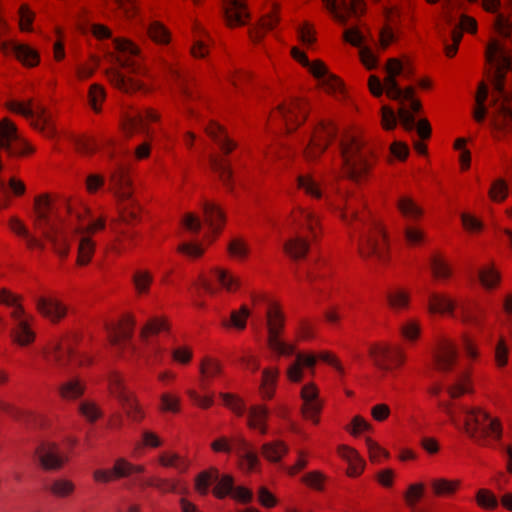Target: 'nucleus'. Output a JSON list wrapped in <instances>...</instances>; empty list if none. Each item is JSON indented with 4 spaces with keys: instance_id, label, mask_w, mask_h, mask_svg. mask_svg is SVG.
Here are the masks:
<instances>
[{
    "instance_id": "obj_52",
    "label": "nucleus",
    "mask_w": 512,
    "mask_h": 512,
    "mask_svg": "<svg viewBox=\"0 0 512 512\" xmlns=\"http://www.w3.org/2000/svg\"><path fill=\"white\" fill-rule=\"evenodd\" d=\"M396 209L399 214L407 220L417 221L424 215V210L419 206L413 198L409 196H401L396 202Z\"/></svg>"
},
{
    "instance_id": "obj_31",
    "label": "nucleus",
    "mask_w": 512,
    "mask_h": 512,
    "mask_svg": "<svg viewBox=\"0 0 512 512\" xmlns=\"http://www.w3.org/2000/svg\"><path fill=\"white\" fill-rule=\"evenodd\" d=\"M269 416L270 411L266 404H253L248 408L246 425L250 430H257L261 435H266Z\"/></svg>"
},
{
    "instance_id": "obj_12",
    "label": "nucleus",
    "mask_w": 512,
    "mask_h": 512,
    "mask_svg": "<svg viewBox=\"0 0 512 512\" xmlns=\"http://www.w3.org/2000/svg\"><path fill=\"white\" fill-rule=\"evenodd\" d=\"M146 467L143 464H134L124 457L116 458L113 466L107 469H96L92 473V479L97 484H108L135 474H143Z\"/></svg>"
},
{
    "instance_id": "obj_59",
    "label": "nucleus",
    "mask_w": 512,
    "mask_h": 512,
    "mask_svg": "<svg viewBox=\"0 0 512 512\" xmlns=\"http://www.w3.org/2000/svg\"><path fill=\"white\" fill-rule=\"evenodd\" d=\"M9 51L24 65L35 66L39 61L38 53L26 44L13 42L10 45Z\"/></svg>"
},
{
    "instance_id": "obj_64",
    "label": "nucleus",
    "mask_w": 512,
    "mask_h": 512,
    "mask_svg": "<svg viewBox=\"0 0 512 512\" xmlns=\"http://www.w3.org/2000/svg\"><path fill=\"white\" fill-rule=\"evenodd\" d=\"M158 463L164 468H176L180 472H186L190 467V461L178 453L163 452L158 457Z\"/></svg>"
},
{
    "instance_id": "obj_63",
    "label": "nucleus",
    "mask_w": 512,
    "mask_h": 512,
    "mask_svg": "<svg viewBox=\"0 0 512 512\" xmlns=\"http://www.w3.org/2000/svg\"><path fill=\"white\" fill-rule=\"evenodd\" d=\"M154 278L149 270H136L132 275V283L138 296L148 295Z\"/></svg>"
},
{
    "instance_id": "obj_18",
    "label": "nucleus",
    "mask_w": 512,
    "mask_h": 512,
    "mask_svg": "<svg viewBox=\"0 0 512 512\" xmlns=\"http://www.w3.org/2000/svg\"><path fill=\"white\" fill-rule=\"evenodd\" d=\"M307 113L306 104L299 98H292L287 103L279 104L273 117H279L285 125L286 132L291 133L306 120Z\"/></svg>"
},
{
    "instance_id": "obj_22",
    "label": "nucleus",
    "mask_w": 512,
    "mask_h": 512,
    "mask_svg": "<svg viewBox=\"0 0 512 512\" xmlns=\"http://www.w3.org/2000/svg\"><path fill=\"white\" fill-rule=\"evenodd\" d=\"M323 2L332 17L342 25H346L350 18L360 17L366 9L364 0H323Z\"/></svg>"
},
{
    "instance_id": "obj_10",
    "label": "nucleus",
    "mask_w": 512,
    "mask_h": 512,
    "mask_svg": "<svg viewBox=\"0 0 512 512\" xmlns=\"http://www.w3.org/2000/svg\"><path fill=\"white\" fill-rule=\"evenodd\" d=\"M113 238L107 245V251L115 256H122L135 251L143 242L141 231L118 225V222L109 223Z\"/></svg>"
},
{
    "instance_id": "obj_26",
    "label": "nucleus",
    "mask_w": 512,
    "mask_h": 512,
    "mask_svg": "<svg viewBox=\"0 0 512 512\" xmlns=\"http://www.w3.org/2000/svg\"><path fill=\"white\" fill-rule=\"evenodd\" d=\"M339 148L345 157L344 160L359 157L360 160H367L369 148H367L357 132L345 131L340 139Z\"/></svg>"
},
{
    "instance_id": "obj_56",
    "label": "nucleus",
    "mask_w": 512,
    "mask_h": 512,
    "mask_svg": "<svg viewBox=\"0 0 512 512\" xmlns=\"http://www.w3.org/2000/svg\"><path fill=\"white\" fill-rule=\"evenodd\" d=\"M210 169L229 192L234 190L233 169L230 162H211Z\"/></svg>"
},
{
    "instance_id": "obj_2",
    "label": "nucleus",
    "mask_w": 512,
    "mask_h": 512,
    "mask_svg": "<svg viewBox=\"0 0 512 512\" xmlns=\"http://www.w3.org/2000/svg\"><path fill=\"white\" fill-rule=\"evenodd\" d=\"M486 59L497 68L492 96L493 125L499 129L509 127L512 124V94L505 90L502 72L512 69V54L500 42L493 40L487 46Z\"/></svg>"
},
{
    "instance_id": "obj_55",
    "label": "nucleus",
    "mask_w": 512,
    "mask_h": 512,
    "mask_svg": "<svg viewBox=\"0 0 512 512\" xmlns=\"http://www.w3.org/2000/svg\"><path fill=\"white\" fill-rule=\"evenodd\" d=\"M125 411L126 416L135 423H141L145 419V411L139 403L136 394L133 392L119 402Z\"/></svg>"
},
{
    "instance_id": "obj_8",
    "label": "nucleus",
    "mask_w": 512,
    "mask_h": 512,
    "mask_svg": "<svg viewBox=\"0 0 512 512\" xmlns=\"http://www.w3.org/2000/svg\"><path fill=\"white\" fill-rule=\"evenodd\" d=\"M159 120V115L152 109H139L126 105L122 116V129L126 136L140 134L151 138L153 130L149 123Z\"/></svg>"
},
{
    "instance_id": "obj_61",
    "label": "nucleus",
    "mask_w": 512,
    "mask_h": 512,
    "mask_svg": "<svg viewBox=\"0 0 512 512\" xmlns=\"http://www.w3.org/2000/svg\"><path fill=\"white\" fill-rule=\"evenodd\" d=\"M108 390L119 402L133 392L128 390L120 372L113 371L108 376Z\"/></svg>"
},
{
    "instance_id": "obj_62",
    "label": "nucleus",
    "mask_w": 512,
    "mask_h": 512,
    "mask_svg": "<svg viewBox=\"0 0 512 512\" xmlns=\"http://www.w3.org/2000/svg\"><path fill=\"white\" fill-rule=\"evenodd\" d=\"M324 409V401L302 402L300 415L303 420L310 421L314 426L321 422V415Z\"/></svg>"
},
{
    "instance_id": "obj_9",
    "label": "nucleus",
    "mask_w": 512,
    "mask_h": 512,
    "mask_svg": "<svg viewBox=\"0 0 512 512\" xmlns=\"http://www.w3.org/2000/svg\"><path fill=\"white\" fill-rule=\"evenodd\" d=\"M397 120L401 122L407 131L416 129L420 139L426 140L430 138L431 126L427 119H421L416 123L413 114L405 107H401L397 114L387 106L382 107V124L385 129H393L396 126Z\"/></svg>"
},
{
    "instance_id": "obj_54",
    "label": "nucleus",
    "mask_w": 512,
    "mask_h": 512,
    "mask_svg": "<svg viewBox=\"0 0 512 512\" xmlns=\"http://www.w3.org/2000/svg\"><path fill=\"white\" fill-rule=\"evenodd\" d=\"M85 391L86 385L79 378L71 379L58 387V394L65 401H76L85 394Z\"/></svg>"
},
{
    "instance_id": "obj_5",
    "label": "nucleus",
    "mask_w": 512,
    "mask_h": 512,
    "mask_svg": "<svg viewBox=\"0 0 512 512\" xmlns=\"http://www.w3.org/2000/svg\"><path fill=\"white\" fill-rule=\"evenodd\" d=\"M358 255L365 261L387 266L391 261L389 235L385 225L378 220L371 222L368 230L358 239Z\"/></svg>"
},
{
    "instance_id": "obj_32",
    "label": "nucleus",
    "mask_w": 512,
    "mask_h": 512,
    "mask_svg": "<svg viewBox=\"0 0 512 512\" xmlns=\"http://www.w3.org/2000/svg\"><path fill=\"white\" fill-rule=\"evenodd\" d=\"M344 39L351 45L360 48L361 61L368 69H374L377 66V57L369 47L363 46L364 36L358 29L350 28L345 30Z\"/></svg>"
},
{
    "instance_id": "obj_30",
    "label": "nucleus",
    "mask_w": 512,
    "mask_h": 512,
    "mask_svg": "<svg viewBox=\"0 0 512 512\" xmlns=\"http://www.w3.org/2000/svg\"><path fill=\"white\" fill-rule=\"evenodd\" d=\"M279 378L280 369L277 366L265 367L262 370L258 387V394L262 401H271L275 398Z\"/></svg>"
},
{
    "instance_id": "obj_6",
    "label": "nucleus",
    "mask_w": 512,
    "mask_h": 512,
    "mask_svg": "<svg viewBox=\"0 0 512 512\" xmlns=\"http://www.w3.org/2000/svg\"><path fill=\"white\" fill-rule=\"evenodd\" d=\"M385 69L387 75L384 79V83H382L375 75L370 76L369 89L371 93L376 97H380L385 89L388 97L391 99L400 101H410L414 99V88L407 87L405 89H401L396 80V77L399 75L404 74L405 76H408V73L404 70L402 62L395 58L389 59Z\"/></svg>"
},
{
    "instance_id": "obj_43",
    "label": "nucleus",
    "mask_w": 512,
    "mask_h": 512,
    "mask_svg": "<svg viewBox=\"0 0 512 512\" xmlns=\"http://www.w3.org/2000/svg\"><path fill=\"white\" fill-rule=\"evenodd\" d=\"M208 136L218 145L224 155L230 154L236 147V143L228 136L226 130L216 122H211L206 127Z\"/></svg>"
},
{
    "instance_id": "obj_48",
    "label": "nucleus",
    "mask_w": 512,
    "mask_h": 512,
    "mask_svg": "<svg viewBox=\"0 0 512 512\" xmlns=\"http://www.w3.org/2000/svg\"><path fill=\"white\" fill-rule=\"evenodd\" d=\"M251 316V310L245 304L241 305L239 309L232 310L229 318L222 320L221 326L227 330L233 329L242 332L247 328V322Z\"/></svg>"
},
{
    "instance_id": "obj_7",
    "label": "nucleus",
    "mask_w": 512,
    "mask_h": 512,
    "mask_svg": "<svg viewBox=\"0 0 512 512\" xmlns=\"http://www.w3.org/2000/svg\"><path fill=\"white\" fill-rule=\"evenodd\" d=\"M368 356L376 368L385 371L397 370L406 362L404 350L399 345L385 341L372 343Z\"/></svg>"
},
{
    "instance_id": "obj_53",
    "label": "nucleus",
    "mask_w": 512,
    "mask_h": 512,
    "mask_svg": "<svg viewBox=\"0 0 512 512\" xmlns=\"http://www.w3.org/2000/svg\"><path fill=\"white\" fill-rule=\"evenodd\" d=\"M247 17L248 13L240 0H227L225 18L230 27L244 25Z\"/></svg>"
},
{
    "instance_id": "obj_57",
    "label": "nucleus",
    "mask_w": 512,
    "mask_h": 512,
    "mask_svg": "<svg viewBox=\"0 0 512 512\" xmlns=\"http://www.w3.org/2000/svg\"><path fill=\"white\" fill-rule=\"evenodd\" d=\"M300 482L306 488L318 493H322L326 489L328 477L324 472L320 470H312L305 473L300 478Z\"/></svg>"
},
{
    "instance_id": "obj_58",
    "label": "nucleus",
    "mask_w": 512,
    "mask_h": 512,
    "mask_svg": "<svg viewBox=\"0 0 512 512\" xmlns=\"http://www.w3.org/2000/svg\"><path fill=\"white\" fill-rule=\"evenodd\" d=\"M219 397L225 408L231 411L236 417H243L246 412V402L239 394L231 392H220Z\"/></svg>"
},
{
    "instance_id": "obj_3",
    "label": "nucleus",
    "mask_w": 512,
    "mask_h": 512,
    "mask_svg": "<svg viewBox=\"0 0 512 512\" xmlns=\"http://www.w3.org/2000/svg\"><path fill=\"white\" fill-rule=\"evenodd\" d=\"M463 430L474 444L483 447L489 445L490 439L499 441L503 435L501 420L478 406L465 412Z\"/></svg>"
},
{
    "instance_id": "obj_29",
    "label": "nucleus",
    "mask_w": 512,
    "mask_h": 512,
    "mask_svg": "<svg viewBox=\"0 0 512 512\" xmlns=\"http://www.w3.org/2000/svg\"><path fill=\"white\" fill-rule=\"evenodd\" d=\"M141 488H154L159 493L165 495L169 493L185 494L187 487L184 482L177 478H162L159 476H150L142 481Z\"/></svg>"
},
{
    "instance_id": "obj_13",
    "label": "nucleus",
    "mask_w": 512,
    "mask_h": 512,
    "mask_svg": "<svg viewBox=\"0 0 512 512\" xmlns=\"http://www.w3.org/2000/svg\"><path fill=\"white\" fill-rule=\"evenodd\" d=\"M77 339L73 335H64L50 341L43 348V357L57 367H66L76 356Z\"/></svg>"
},
{
    "instance_id": "obj_25",
    "label": "nucleus",
    "mask_w": 512,
    "mask_h": 512,
    "mask_svg": "<svg viewBox=\"0 0 512 512\" xmlns=\"http://www.w3.org/2000/svg\"><path fill=\"white\" fill-rule=\"evenodd\" d=\"M35 317H29L28 321H20L14 323L9 331V338L13 345L19 348L31 347L37 339V333L35 330Z\"/></svg>"
},
{
    "instance_id": "obj_20",
    "label": "nucleus",
    "mask_w": 512,
    "mask_h": 512,
    "mask_svg": "<svg viewBox=\"0 0 512 512\" xmlns=\"http://www.w3.org/2000/svg\"><path fill=\"white\" fill-rule=\"evenodd\" d=\"M458 351L455 343L448 338L436 341L432 350V363L438 372L449 373L454 370L457 363Z\"/></svg>"
},
{
    "instance_id": "obj_40",
    "label": "nucleus",
    "mask_w": 512,
    "mask_h": 512,
    "mask_svg": "<svg viewBox=\"0 0 512 512\" xmlns=\"http://www.w3.org/2000/svg\"><path fill=\"white\" fill-rule=\"evenodd\" d=\"M430 270L434 279L446 281L453 276V267L445 255L439 251L434 252L430 257Z\"/></svg>"
},
{
    "instance_id": "obj_16",
    "label": "nucleus",
    "mask_w": 512,
    "mask_h": 512,
    "mask_svg": "<svg viewBox=\"0 0 512 512\" xmlns=\"http://www.w3.org/2000/svg\"><path fill=\"white\" fill-rule=\"evenodd\" d=\"M34 455L43 471H59L69 462V457L63 454L57 443L41 442L35 449Z\"/></svg>"
},
{
    "instance_id": "obj_14",
    "label": "nucleus",
    "mask_w": 512,
    "mask_h": 512,
    "mask_svg": "<svg viewBox=\"0 0 512 512\" xmlns=\"http://www.w3.org/2000/svg\"><path fill=\"white\" fill-rule=\"evenodd\" d=\"M9 108L32 120V125L39 129L46 137H53L56 134L54 127L50 124V118L46 108L40 103L32 100L27 103L12 102Z\"/></svg>"
},
{
    "instance_id": "obj_36",
    "label": "nucleus",
    "mask_w": 512,
    "mask_h": 512,
    "mask_svg": "<svg viewBox=\"0 0 512 512\" xmlns=\"http://www.w3.org/2000/svg\"><path fill=\"white\" fill-rule=\"evenodd\" d=\"M462 480L459 478H435L430 482V488L433 496L437 498H452L462 488Z\"/></svg>"
},
{
    "instance_id": "obj_15",
    "label": "nucleus",
    "mask_w": 512,
    "mask_h": 512,
    "mask_svg": "<svg viewBox=\"0 0 512 512\" xmlns=\"http://www.w3.org/2000/svg\"><path fill=\"white\" fill-rule=\"evenodd\" d=\"M108 189L118 199H128L132 196L133 171L129 163L120 162L113 167L108 178Z\"/></svg>"
},
{
    "instance_id": "obj_24",
    "label": "nucleus",
    "mask_w": 512,
    "mask_h": 512,
    "mask_svg": "<svg viewBox=\"0 0 512 512\" xmlns=\"http://www.w3.org/2000/svg\"><path fill=\"white\" fill-rule=\"evenodd\" d=\"M337 133L338 129L332 121L323 120L314 129L305 149H309L313 156H319L327 148L329 142L336 138Z\"/></svg>"
},
{
    "instance_id": "obj_39",
    "label": "nucleus",
    "mask_w": 512,
    "mask_h": 512,
    "mask_svg": "<svg viewBox=\"0 0 512 512\" xmlns=\"http://www.w3.org/2000/svg\"><path fill=\"white\" fill-rule=\"evenodd\" d=\"M475 392L472 380V369L463 371L457 380L447 388V393L451 399H459L467 394Z\"/></svg>"
},
{
    "instance_id": "obj_51",
    "label": "nucleus",
    "mask_w": 512,
    "mask_h": 512,
    "mask_svg": "<svg viewBox=\"0 0 512 512\" xmlns=\"http://www.w3.org/2000/svg\"><path fill=\"white\" fill-rule=\"evenodd\" d=\"M478 280L485 290L497 289L502 280L500 271L496 268L494 262L481 267L478 271Z\"/></svg>"
},
{
    "instance_id": "obj_38",
    "label": "nucleus",
    "mask_w": 512,
    "mask_h": 512,
    "mask_svg": "<svg viewBox=\"0 0 512 512\" xmlns=\"http://www.w3.org/2000/svg\"><path fill=\"white\" fill-rule=\"evenodd\" d=\"M455 308V301L446 293L434 292L428 297V311L430 314L453 315Z\"/></svg>"
},
{
    "instance_id": "obj_28",
    "label": "nucleus",
    "mask_w": 512,
    "mask_h": 512,
    "mask_svg": "<svg viewBox=\"0 0 512 512\" xmlns=\"http://www.w3.org/2000/svg\"><path fill=\"white\" fill-rule=\"evenodd\" d=\"M35 309L39 315L52 323H59L67 315V307L54 297H39Z\"/></svg>"
},
{
    "instance_id": "obj_19",
    "label": "nucleus",
    "mask_w": 512,
    "mask_h": 512,
    "mask_svg": "<svg viewBox=\"0 0 512 512\" xmlns=\"http://www.w3.org/2000/svg\"><path fill=\"white\" fill-rule=\"evenodd\" d=\"M288 222L296 228H304L308 233L307 239L316 241L323 235L320 218L311 209L303 207L293 208L289 214Z\"/></svg>"
},
{
    "instance_id": "obj_27",
    "label": "nucleus",
    "mask_w": 512,
    "mask_h": 512,
    "mask_svg": "<svg viewBox=\"0 0 512 512\" xmlns=\"http://www.w3.org/2000/svg\"><path fill=\"white\" fill-rule=\"evenodd\" d=\"M338 456L347 463L345 474L349 478H359L365 471L366 461L353 447L341 444L337 447Z\"/></svg>"
},
{
    "instance_id": "obj_50",
    "label": "nucleus",
    "mask_w": 512,
    "mask_h": 512,
    "mask_svg": "<svg viewBox=\"0 0 512 512\" xmlns=\"http://www.w3.org/2000/svg\"><path fill=\"white\" fill-rule=\"evenodd\" d=\"M110 83L125 93H131L142 89L143 84L138 80L129 78L122 74L118 68H111L107 71Z\"/></svg>"
},
{
    "instance_id": "obj_21",
    "label": "nucleus",
    "mask_w": 512,
    "mask_h": 512,
    "mask_svg": "<svg viewBox=\"0 0 512 512\" xmlns=\"http://www.w3.org/2000/svg\"><path fill=\"white\" fill-rule=\"evenodd\" d=\"M113 46L117 54L109 53L111 61L117 63L122 68H128L134 73H140L139 48L126 39H114Z\"/></svg>"
},
{
    "instance_id": "obj_35",
    "label": "nucleus",
    "mask_w": 512,
    "mask_h": 512,
    "mask_svg": "<svg viewBox=\"0 0 512 512\" xmlns=\"http://www.w3.org/2000/svg\"><path fill=\"white\" fill-rule=\"evenodd\" d=\"M200 384L204 387L209 386L211 382L223 373V366L218 358L204 356L199 364Z\"/></svg>"
},
{
    "instance_id": "obj_11",
    "label": "nucleus",
    "mask_w": 512,
    "mask_h": 512,
    "mask_svg": "<svg viewBox=\"0 0 512 512\" xmlns=\"http://www.w3.org/2000/svg\"><path fill=\"white\" fill-rule=\"evenodd\" d=\"M0 149L8 156L28 157L34 154V147L22 138L16 125L8 118L0 120Z\"/></svg>"
},
{
    "instance_id": "obj_37",
    "label": "nucleus",
    "mask_w": 512,
    "mask_h": 512,
    "mask_svg": "<svg viewBox=\"0 0 512 512\" xmlns=\"http://www.w3.org/2000/svg\"><path fill=\"white\" fill-rule=\"evenodd\" d=\"M310 251L309 240L305 237L295 236L285 241L284 254L293 261L304 260Z\"/></svg>"
},
{
    "instance_id": "obj_42",
    "label": "nucleus",
    "mask_w": 512,
    "mask_h": 512,
    "mask_svg": "<svg viewBox=\"0 0 512 512\" xmlns=\"http://www.w3.org/2000/svg\"><path fill=\"white\" fill-rule=\"evenodd\" d=\"M262 457L269 463H279L289 453V446L284 440H273L260 447Z\"/></svg>"
},
{
    "instance_id": "obj_45",
    "label": "nucleus",
    "mask_w": 512,
    "mask_h": 512,
    "mask_svg": "<svg viewBox=\"0 0 512 512\" xmlns=\"http://www.w3.org/2000/svg\"><path fill=\"white\" fill-rule=\"evenodd\" d=\"M204 222L213 232H221L226 225V214L219 205L206 202L204 204Z\"/></svg>"
},
{
    "instance_id": "obj_34",
    "label": "nucleus",
    "mask_w": 512,
    "mask_h": 512,
    "mask_svg": "<svg viewBox=\"0 0 512 512\" xmlns=\"http://www.w3.org/2000/svg\"><path fill=\"white\" fill-rule=\"evenodd\" d=\"M172 329V323L168 316L160 315L149 318L142 326L139 338L142 341L158 336L161 333H170Z\"/></svg>"
},
{
    "instance_id": "obj_1",
    "label": "nucleus",
    "mask_w": 512,
    "mask_h": 512,
    "mask_svg": "<svg viewBox=\"0 0 512 512\" xmlns=\"http://www.w3.org/2000/svg\"><path fill=\"white\" fill-rule=\"evenodd\" d=\"M32 228L47 242L60 261H65L71 251V243L64 222L52 214L49 193L36 195L32 207Z\"/></svg>"
},
{
    "instance_id": "obj_33",
    "label": "nucleus",
    "mask_w": 512,
    "mask_h": 512,
    "mask_svg": "<svg viewBox=\"0 0 512 512\" xmlns=\"http://www.w3.org/2000/svg\"><path fill=\"white\" fill-rule=\"evenodd\" d=\"M374 169L373 162H343L341 176L355 183L368 181Z\"/></svg>"
},
{
    "instance_id": "obj_44",
    "label": "nucleus",
    "mask_w": 512,
    "mask_h": 512,
    "mask_svg": "<svg viewBox=\"0 0 512 512\" xmlns=\"http://www.w3.org/2000/svg\"><path fill=\"white\" fill-rule=\"evenodd\" d=\"M296 187L312 200L319 201L323 198L321 185L311 173L299 174L296 177Z\"/></svg>"
},
{
    "instance_id": "obj_46",
    "label": "nucleus",
    "mask_w": 512,
    "mask_h": 512,
    "mask_svg": "<svg viewBox=\"0 0 512 512\" xmlns=\"http://www.w3.org/2000/svg\"><path fill=\"white\" fill-rule=\"evenodd\" d=\"M142 221V207L137 202H128L121 206L117 218L112 219L110 222H118V225H137Z\"/></svg>"
},
{
    "instance_id": "obj_49",
    "label": "nucleus",
    "mask_w": 512,
    "mask_h": 512,
    "mask_svg": "<svg viewBox=\"0 0 512 512\" xmlns=\"http://www.w3.org/2000/svg\"><path fill=\"white\" fill-rule=\"evenodd\" d=\"M220 287L228 293H236L241 288L240 277L234 275L231 271L221 267H214L210 270Z\"/></svg>"
},
{
    "instance_id": "obj_23",
    "label": "nucleus",
    "mask_w": 512,
    "mask_h": 512,
    "mask_svg": "<svg viewBox=\"0 0 512 512\" xmlns=\"http://www.w3.org/2000/svg\"><path fill=\"white\" fill-rule=\"evenodd\" d=\"M136 325L135 316L131 313L123 314L108 332V341L113 346H123L135 351L130 342Z\"/></svg>"
},
{
    "instance_id": "obj_60",
    "label": "nucleus",
    "mask_w": 512,
    "mask_h": 512,
    "mask_svg": "<svg viewBox=\"0 0 512 512\" xmlns=\"http://www.w3.org/2000/svg\"><path fill=\"white\" fill-rule=\"evenodd\" d=\"M476 506L484 511H495L499 506L496 494L489 488H479L474 494Z\"/></svg>"
},
{
    "instance_id": "obj_17",
    "label": "nucleus",
    "mask_w": 512,
    "mask_h": 512,
    "mask_svg": "<svg viewBox=\"0 0 512 512\" xmlns=\"http://www.w3.org/2000/svg\"><path fill=\"white\" fill-rule=\"evenodd\" d=\"M292 56L295 60L307 67L309 71L316 77L320 85L328 92H337L341 90V81L329 73L326 66L321 61L311 63L306 54L300 51L298 48L292 49Z\"/></svg>"
},
{
    "instance_id": "obj_41",
    "label": "nucleus",
    "mask_w": 512,
    "mask_h": 512,
    "mask_svg": "<svg viewBox=\"0 0 512 512\" xmlns=\"http://www.w3.org/2000/svg\"><path fill=\"white\" fill-rule=\"evenodd\" d=\"M96 241L89 235H82L77 245L76 267L89 266L96 253Z\"/></svg>"
},
{
    "instance_id": "obj_47",
    "label": "nucleus",
    "mask_w": 512,
    "mask_h": 512,
    "mask_svg": "<svg viewBox=\"0 0 512 512\" xmlns=\"http://www.w3.org/2000/svg\"><path fill=\"white\" fill-rule=\"evenodd\" d=\"M219 469L211 466L200 471L194 478V491L201 497L209 494L210 486L219 478Z\"/></svg>"
},
{
    "instance_id": "obj_4",
    "label": "nucleus",
    "mask_w": 512,
    "mask_h": 512,
    "mask_svg": "<svg viewBox=\"0 0 512 512\" xmlns=\"http://www.w3.org/2000/svg\"><path fill=\"white\" fill-rule=\"evenodd\" d=\"M266 345L278 357H291L296 351V344L284 341L286 331V314L279 300L267 303L265 311Z\"/></svg>"
}]
</instances>
